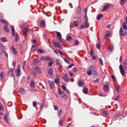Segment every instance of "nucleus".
<instances>
[{"mask_svg": "<svg viewBox=\"0 0 127 127\" xmlns=\"http://www.w3.org/2000/svg\"><path fill=\"white\" fill-rule=\"evenodd\" d=\"M61 96L62 97L65 99H67V95H66L64 94V93L61 95Z\"/></svg>", "mask_w": 127, "mask_h": 127, "instance_id": "27", "label": "nucleus"}, {"mask_svg": "<svg viewBox=\"0 0 127 127\" xmlns=\"http://www.w3.org/2000/svg\"><path fill=\"white\" fill-rule=\"evenodd\" d=\"M83 93L85 94H87L88 93V89L87 88H84L83 90Z\"/></svg>", "mask_w": 127, "mask_h": 127, "instance_id": "23", "label": "nucleus"}, {"mask_svg": "<svg viewBox=\"0 0 127 127\" xmlns=\"http://www.w3.org/2000/svg\"><path fill=\"white\" fill-rule=\"evenodd\" d=\"M7 114H6V115L5 116L4 118V120L5 121V122H6V123H8V119H7Z\"/></svg>", "mask_w": 127, "mask_h": 127, "instance_id": "37", "label": "nucleus"}, {"mask_svg": "<svg viewBox=\"0 0 127 127\" xmlns=\"http://www.w3.org/2000/svg\"><path fill=\"white\" fill-rule=\"evenodd\" d=\"M30 87V88H34L35 87V83L34 81L31 80L29 84Z\"/></svg>", "mask_w": 127, "mask_h": 127, "instance_id": "8", "label": "nucleus"}, {"mask_svg": "<svg viewBox=\"0 0 127 127\" xmlns=\"http://www.w3.org/2000/svg\"><path fill=\"white\" fill-rule=\"evenodd\" d=\"M53 61H50L48 63V66H51L53 64Z\"/></svg>", "mask_w": 127, "mask_h": 127, "instance_id": "46", "label": "nucleus"}, {"mask_svg": "<svg viewBox=\"0 0 127 127\" xmlns=\"http://www.w3.org/2000/svg\"><path fill=\"white\" fill-rule=\"evenodd\" d=\"M94 51L92 50H91L90 51V54L91 56H93L92 55L94 54Z\"/></svg>", "mask_w": 127, "mask_h": 127, "instance_id": "54", "label": "nucleus"}, {"mask_svg": "<svg viewBox=\"0 0 127 127\" xmlns=\"http://www.w3.org/2000/svg\"><path fill=\"white\" fill-rule=\"evenodd\" d=\"M16 72L17 73V76H19L21 75V69L20 68H19L17 69V70L16 71Z\"/></svg>", "mask_w": 127, "mask_h": 127, "instance_id": "18", "label": "nucleus"}, {"mask_svg": "<svg viewBox=\"0 0 127 127\" xmlns=\"http://www.w3.org/2000/svg\"><path fill=\"white\" fill-rule=\"evenodd\" d=\"M59 79L58 78H57L55 79L54 81L56 84H58L59 83Z\"/></svg>", "mask_w": 127, "mask_h": 127, "instance_id": "36", "label": "nucleus"}, {"mask_svg": "<svg viewBox=\"0 0 127 127\" xmlns=\"http://www.w3.org/2000/svg\"><path fill=\"white\" fill-rule=\"evenodd\" d=\"M61 87L64 91H65L66 89V87L64 85L62 86Z\"/></svg>", "mask_w": 127, "mask_h": 127, "instance_id": "48", "label": "nucleus"}, {"mask_svg": "<svg viewBox=\"0 0 127 127\" xmlns=\"http://www.w3.org/2000/svg\"><path fill=\"white\" fill-rule=\"evenodd\" d=\"M62 77L63 79L65 82L67 83L68 82L69 80L68 77V76L66 74H63Z\"/></svg>", "mask_w": 127, "mask_h": 127, "instance_id": "4", "label": "nucleus"}, {"mask_svg": "<svg viewBox=\"0 0 127 127\" xmlns=\"http://www.w3.org/2000/svg\"><path fill=\"white\" fill-rule=\"evenodd\" d=\"M49 83L50 87L53 88L54 87V83L53 81L49 82Z\"/></svg>", "mask_w": 127, "mask_h": 127, "instance_id": "29", "label": "nucleus"}, {"mask_svg": "<svg viewBox=\"0 0 127 127\" xmlns=\"http://www.w3.org/2000/svg\"><path fill=\"white\" fill-rule=\"evenodd\" d=\"M122 25L123 27V29H124L125 30H126L127 29V27L126 26V23H124Z\"/></svg>", "mask_w": 127, "mask_h": 127, "instance_id": "30", "label": "nucleus"}, {"mask_svg": "<svg viewBox=\"0 0 127 127\" xmlns=\"http://www.w3.org/2000/svg\"><path fill=\"white\" fill-rule=\"evenodd\" d=\"M25 92V91L24 89L23 88H21L20 89V93H21L22 94H24Z\"/></svg>", "mask_w": 127, "mask_h": 127, "instance_id": "39", "label": "nucleus"}, {"mask_svg": "<svg viewBox=\"0 0 127 127\" xmlns=\"http://www.w3.org/2000/svg\"><path fill=\"white\" fill-rule=\"evenodd\" d=\"M53 43L56 47L59 48L61 47V46L60 45L59 43L55 42H53Z\"/></svg>", "mask_w": 127, "mask_h": 127, "instance_id": "16", "label": "nucleus"}, {"mask_svg": "<svg viewBox=\"0 0 127 127\" xmlns=\"http://www.w3.org/2000/svg\"><path fill=\"white\" fill-rule=\"evenodd\" d=\"M41 60L49 61L51 60L50 57L48 56H42L40 58Z\"/></svg>", "mask_w": 127, "mask_h": 127, "instance_id": "6", "label": "nucleus"}, {"mask_svg": "<svg viewBox=\"0 0 127 127\" xmlns=\"http://www.w3.org/2000/svg\"><path fill=\"white\" fill-rule=\"evenodd\" d=\"M99 63L101 65H103V62L102 60L101 59V58H100L99 59Z\"/></svg>", "mask_w": 127, "mask_h": 127, "instance_id": "43", "label": "nucleus"}, {"mask_svg": "<svg viewBox=\"0 0 127 127\" xmlns=\"http://www.w3.org/2000/svg\"><path fill=\"white\" fill-rule=\"evenodd\" d=\"M89 68L92 70L93 71V74L95 76L97 77L100 75V74L97 72L96 69L94 65H91L89 67Z\"/></svg>", "mask_w": 127, "mask_h": 127, "instance_id": "1", "label": "nucleus"}, {"mask_svg": "<svg viewBox=\"0 0 127 127\" xmlns=\"http://www.w3.org/2000/svg\"><path fill=\"white\" fill-rule=\"evenodd\" d=\"M110 33H108L106 34L105 35V39H106L108 38L109 37V36L110 35Z\"/></svg>", "mask_w": 127, "mask_h": 127, "instance_id": "45", "label": "nucleus"}, {"mask_svg": "<svg viewBox=\"0 0 127 127\" xmlns=\"http://www.w3.org/2000/svg\"><path fill=\"white\" fill-rule=\"evenodd\" d=\"M11 28L12 35L13 36H15V31L14 29L12 27H11Z\"/></svg>", "mask_w": 127, "mask_h": 127, "instance_id": "34", "label": "nucleus"}, {"mask_svg": "<svg viewBox=\"0 0 127 127\" xmlns=\"http://www.w3.org/2000/svg\"><path fill=\"white\" fill-rule=\"evenodd\" d=\"M4 30L7 32H9V29L7 26L6 25H4Z\"/></svg>", "mask_w": 127, "mask_h": 127, "instance_id": "24", "label": "nucleus"}, {"mask_svg": "<svg viewBox=\"0 0 127 127\" xmlns=\"http://www.w3.org/2000/svg\"><path fill=\"white\" fill-rule=\"evenodd\" d=\"M126 1V0H121L120 3L121 5L123 4Z\"/></svg>", "mask_w": 127, "mask_h": 127, "instance_id": "31", "label": "nucleus"}, {"mask_svg": "<svg viewBox=\"0 0 127 127\" xmlns=\"http://www.w3.org/2000/svg\"><path fill=\"white\" fill-rule=\"evenodd\" d=\"M103 114L105 115H107L108 113L107 112L105 111H104L103 112Z\"/></svg>", "mask_w": 127, "mask_h": 127, "instance_id": "59", "label": "nucleus"}, {"mask_svg": "<svg viewBox=\"0 0 127 127\" xmlns=\"http://www.w3.org/2000/svg\"><path fill=\"white\" fill-rule=\"evenodd\" d=\"M97 48L98 49H100V48L101 46L99 42H98V43L96 45Z\"/></svg>", "mask_w": 127, "mask_h": 127, "instance_id": "40", "label": "nucleus"}, {"mask_svg": "<svg viewBox=\"0 0 127 127\" xmlns=\"http://www.w3.org/2000/svg\"><path fill=\"white\" fill-rule=\"evenodd\" d=\"M109 5H106L105 6H104L102 9L103 11H104L106 10H107L109 8Z\"/></svg>", "mask_w": 127, "mask_h": 127, "instance_id": "17", "label": "nucleus"}, {"mask_svg": "<svg viewBox=\"0 0 127 127\" xmlns=\"http://www.w3.org/2000/svg\"><path fill=\"white\" fill-rule=\"evenodd\" d=\"M103 15L102 14H99L96 17V19L98 20L100 19L102 17Z\"/></svg>", "mask_w": 127, "mask_h": 127, "instance_id": "22", "label": "nucleus"}, {"mask_svg": "<svg viewBox=\"0 0 127 127\" xmlns=\"http://www.w3.org/2000/svg\"><path fill=\"white\" fill-rule=\"evenodd\" d=\"M79 43V41L77 40H75L74 42V44L76 45H78Z\"/></svg>", "mask_w": 127, "mask_h": 127, "instance_id": "52", "label": "nucleus"}, {"mask_svg": "<svg viewBox=\"0 0 127 127\" xmlns=\"http://www.w3.org/2000/svg\"><path fill=\"white\" fill-rule=\"evenodd\" d=\"M37 48V46L36 44H35L34 45H33L32 48L31 50L33 51H35L36 50Z\"/></svg>", "mask_w": 127, "mask_h": 127, "instance_id": "14", "label": "nucleus"}, {"mask_svg": "<svg viewBox=\"0 0 127 127\" xmlns=\"http://www.w3.org/2000/svg\"><path fill=\"white\" fill-rule=\"evenodd\" d=\"M120 98V97L119 96H118L116 98H115L114 100L116 101L118 100Z\"/></svg>", "mask_w": 127, "mask_h": 127, "instance_id": "53", "label": "nucleus"}, {"mask_svg": "<svg viewBox=\"0 0 127 127\" xmlns=\"http://www.w3.org/2000/svg\"><path fill=\"white\" fill-rule=\"evenodd\" d=\"M62 110H60V111L59 112L58 115H61L62 114Z\"/></svg>", "mask_w": 127, "mask_h": 127, "instance_id": "58", "label": "nucleus"}, {"mask_svg": "<svg viewBox=\"0 0 127 127\" xmlns=\"http://www.w3.org/2000/svg\"><path fill=\"white\" fill-rule=\"evenodd\" d=\"M53 107L54 108V109L55 110H58V108L57 106L55 105H54Z\"/></svg>", "mask_w": 127, "mask_h": 127, "instance_id": "57", "label": "nucleus"}, {"mask_svg": "<svg viewBox=\"0 0 127 127\" xmlns=\"http://www.w3.org/2000/svg\"><path fill=\"white\" fill-rule=\"evenodd\" d=\"M99 82V78L96 79L95 80H94L93 81V82L94 83H97Z\"/></svg>", "mask_w": 127, "mask_h": 127, "instance_id": "47", "label": "nucleus"}, {"mask_svg": "<svg viewBox=\"0 0 127 127\" xmlns=\"http://www.w3.org/2000/svg\"><path fill=\"white\" fill-rule=\"evenodd\" d=\"M64 121V119H61L58 122L59 125L60 126H62L63 125V123Z\"/></svg>", "mask_w": 127, "mask_h": 127, "instance_id": "21", "label": "nucleus"}, {"mask_svg": "<svg viewBox=\"0 0 127 127\" xmlns=\"http://www.w3.org/2000/svg\"><path fill=\"white\" fill-rule=\"evenodd\" d=\"M89 69L87 71V74L88 75H90L92 73L93 70L92 69H91L89 68Z\"/></svg>", "mask_w": 127, "mask_h": 127, "instance_id": "15", "label": "nucleus"}, {"mask_svg": "<svg viewBox=\"0 0 127 127\" xmlns=\"http://www.w3.org/2000/svg\"><path fill=\"white\" fill-rule=\"evenodd\" d=\"M78 85L80 86H82L84 85V83L81 80H80L78 81Z\"/></svg>", "mask_w": 127, "mask_h": 127, "instance_id": "25", "label": "nucleus"}, {"mask_svg": "<svg viewBox=\"0 0 127 127\" xmlns=\"http://www.w3.org/2000/svg\"><path fill=\"white\" fill-rule=\"evenodd\" d=\"M56 64L58 65H60V64H61V62L58 59L56 60Z\"/></svg>", "mask_w": 127, "mask_h": 127, "instance_id": "42", "label": "nucleus"}, {"mask_svg": "<svg viewBox=\"0 0 127 127\" xmlns=\"http://www.w3.org/2000/svg\"><path fill=\"white\" fill-rule=\"evenodd\" d=\"M28 29L27 28H25L24 29L23 35L25 37H26L27 35V31Z\"/></svg>", "mask_w": 127, "mask_h": 127, "instance_id": "12", "label": "nucleus"}, {"mask_svg": "<svg viewBox=\"0 0 127 127\" xmlns=\"http://www.w3.org/2000/svg\"><path fill=\"white\" fill-rule=\"evenodd\" d=\"M45 21L44 20H42L41 22L40 26L43 27H44L45 26Z\"/></svg>", "mask_w": 127, "mask_h": 127, "instance_id": "19", "label": "nucleus"}, {"mask_svg": "<svg viewBox=\"0 0 127 127\" xmlns=\"http://www.w3.org/2000/svg\"><path fill=\"white\" fill-rule=\"evenodd\" d=\"M122 64L125 69H127V61L125 60L122 63Z\"/></svg>", "mask_w": 127, "mask_h": 127, "instance_id": "13", "label": "nucleus"}, {"mask_svg": "<svg viewBox=\"0 0 127 127\" xmlns=\"http://www.w3.org/2000/svg\"><path fill=\"white\" fill-rule=\"evenodd\" d=\"M73 65V64H71L70 65H68V67L69 68H70Z\"/></svg>", "mask_w": 127, "mask_h": 127, "instance_id": "63", "label": "nucleus"}, {"mask_svg": "<svg viewBox=\"0 0 127 127\" xmlns=\"http://www.w3.org/2000/svg\"><path fill=\"white\" fill-rule=\"evenodd\" d=\"M81 8L79 7H78L77 8V12H79V14H80L81 13Z\"/></svg>", "mask_w": 127, "mask_h": 127, "instance_id": "38", "label": "nucleus"}, {"mask_svg": "<svg viewBox=\"0 0 127 127\" xmlns=\"http://www.w3.org/2000/svg\"><path fill=\"white\" fill-rule=\"evenodd\" d=\"M73 71L74 72H76V68L75 67H74L73 69Z\"/></svg>", "mask_w": 127, "mask_h": 127, "instance_id": "61", "label": "nucleus"}, {"mask_svg": "<svg viewBox=\"0 0 127 127\" xmlns=\"http://www.w3.org/2000/svg\"><path fill=\"white\" fill-rule=\"evenodd\" d=\"M16 35L15 36V41L16 42H17L19 39V37L18 34L17 33H16Z\"/></svg>", "mask_w": 127, "mask_h": 127, "instance_id": "28", "label": "nucleus"}, {"mask_svg": "<svg viewBox=\"0 0 127 127\" xmlns=\"http://www.w3.org/2000/svg\"><path fill=\"white\" fill-rule=\"evenodd\" d=\"M11 49L12 53L13 54L15 55L17 54V51L16 50L15 48L13 46H11Z\"/></svg>", "mask_w": 127, "mask_h": 127, "instance_id": "11", "label": "nucleus"}, {"mask_svg": "<svg viewBox=\"0 0 127 127\" xmlns=\"http://www.w3.org/2000/svg\"><path fill=\"white\" fill-rule=\"evenodd\" d=\"M112 78L114 80V82H115L116 80L115 79V77L113 75H112L111 76Z\"/></svg>", "mask_w": 127, "mask_h": 127, "instance_id": "56", "label": "nucleus"}, {"mask_svg": "<svg viewBox=\"0 0 127 127\" xmlns=\"http://www.w3.org/2000/svg\"><path fill=\"white\" fill-rule=\"evenodd\" d=\"M103 89L104 91L105 92L107 91H109V86L105 84L104 86Z\"/></svg>", "mask_w": 127, "mask_h": 127, "instance_id": "9", "label": "nucleus"}, {"mask_svg": "<svg viewBox=\"0 0 127 127\" xmlns=\"http://www.w3.org/2000/svg\"><path fill=\"white\" fill-rule=\"evenodd\" d=\"M53 71L52 69H49L48 71V73L50 75H52L53 74Z\"/></svg>", "mask_w": 127, "mask_h": 127, "instance_id": "20", "label": "nucleus"}, {"mask_svg": "<svg viewBox=\"0 0 127 127\" xmlns=\"http://www.w3.org/2000/svg\"><path fill=\"white\" fill-rule=\"evenodd\" d=\"M78 26V25L75 21H74L73 23H71L70 24V27L72 28L73 27H77Z\"/></svg>", "mask_w": 127, "mask_h": 127, "instance_id": "10", "label": "nucleus"}, {"mask_svg": "<svg viewBox=\"0 0 127 127\" xmlns=\"http://www.w3.org/2000/svg\"><path fill=\"white\" fill-rule=\"evenodd\" d=\"M32 64L38 66L40 65V62L38 60H35L34 61Z\"/></svg>", "mask_w": 127, "mask_h": 127, "instance_id": "7", "label": "nucleus"}, {"mask_svg": "<svg viewBox=\"0 0 127 127\" xmlns=\"http://www.w3.org/2000/svg\"><path fill=\"white\" fill-rule=\"evenodd\" d=\"M72 39V37L69 36H68L67 37V39L69 41H70Z\"/></svg>", "mask_w": 127, "mask_h": 127, "instance_id": "44", "label": "nucleus"}, {"mask_svg": "<svg viewBox=\"0 0 127 127\" xmlns=\"http://www.w3.org/2000/svg\"><path fill=\"white\" fill-rule=\"evenodd\" d=\"M86 27V25L85 24L84 25L83 24H82L81 26L80 29H81L82 28L84 29Z\"/></svg>", "mask_w": 127, "mask_h": 127, "instance_id": "32", "label": "nucleus"}, {"mask_svg": "<svg viewBox=\"0 0 127 127\" xmlns=\"http://www.w3.org/2000/svg\"><path fill=\"white\" fill-rule=\"evenodd\" d=\"M37 51L38 52L40 53H44V51L41 49H38L37 50Z\"/></svg>", "mask_w": 127, "mask_h": 127, "instance_id": "41", "label": "nucleus"}, {"mask_svg": "<svg viewBox=\"0 0 127 127\" xmlns=\"http://www.w3.org/2000/svg\"><path fill=\"white\" fill-rule=\"evenodd\" d=\"M33 73L34 74V76L35 77V75L40 72V69L38 67H36V68L33 70Z\"/></svg>", "mask_w": 127, "mask_h": 127, "instance_id": "3", "label": "nucleus"}, {"mask_svg": "<svg viewBox=\"0 0 127 127\" xmlns=\"http://www.w3.org/2000/svg\"><path fill=\"white\" fill-rule=\"evenodd\" d=\"M92 56L93 57L92 59L93 60H95L96 59V57L94 55H93Z\"/></svg>", "mask_w": 127, "mask_h": 127, "instance_id": "62", "label": "nucleus"}, {"mask_svg": "<svg viewBox=\"0 0 127 127\" xmlns=\"http://www.w3.org/2000/svg\"><path fill=\"white\" fill-rule=\"evenodd\" d=\"M113 46L112 45H110L109 48L110 51H112L113 50Z\"/></svg>", "mask_w": 127, "mask_h": 127, "instance_id": "50", "label": "nucleus"}, {"mask_svg": "<svg viewBox=\"0 0 127 127\" xmlns=\"http://www.w3.org/2000/svg\"><path fill=\"white\" fill-rule=\"evenodd\" d=\"M77 18V22L79 24H81L82 23L81 18L80 17H78Z\"/></svg>", "mask_w": 127, "mask_h": 127, "instance_id": "35", "label": "nucleus"}, {"mask_svg": "<svg viewBox=\"0 0 127 127\" xmlns=\"http://www.w3.org/2000/svg\"><path fill=\"white\" fill-rule=\"evenodd\" d=\"M120 88V86L119 85L117 86L115 88V89L116 91H118L119 89Z\"/></svg>", "mask_w": 127, "mask_h": 127, "instance_id": "51", "label": "nucleus"}, {"mask_svg": "<svg viewBox=\"0 0 127 127\" xmlns=\"http://www.w3.org/2000/svg\"><path fill=\"white\" fill-rule=\"evenodd\" d=\"M36 104V101H33V105L34 107H35Z\"/></svg>", "mask_w": 127, "mask_h": 127, "instance_id": "55", "label": "nucleus"}, {"mask_svg": "<svg viewBox=\"0 0 127 127\" xmlns=\"http://www.w3.org/2000/svg\"><path fill=\"white\" fill-rule=\"evenodd\" d=\"M56 32L57 34V37L59 38L62 37L61 35L60 32L57 31H56Z\"/></svg>", "mask_w": 127, "mask_h": 127, "instance_id": "33", "label": "nucleus"}, {"mask_svg": "<svg viewBox=\"0 0 127 127\" xmlns=\"http://www.w3.org/2000/svg\"><path fill=\"white\" fill-rule=\"evenodd\" d=\"M119 68L121 74L123 76H124L126 72L121 64L120 65Z\"/></svg>", "mask_w": 127, "mask_h": 127, "instance_id": "5", "label": "nucleus"}, {"mask_svg": "<svg viewBox=\"0 0 127 127\" xmlns=\"http://www.w3.org/2000/svg\"><path fill=\"white\" fill-rule=\"evenodd\" d=\"M1 21L2 23L4 24H8V23L7 21L6 20L4 19L1 20Z\"/></svg>", "mask_w": 127, "mask_h": 127, "instance_id": "26", "label": "nucleus"}, {"mask_svg": "<svg viewBox=\"0 0 127 127\" xmlns=\"http://www.w3.org/2000/svg\"><path fill=\"white\" fill-rule=\"evenodd\" d=\"M120 35L122 36H123L126 35L127 34V32L125 30H124L122 28H120L119 31Z\"/></svg>", "mask_w": 127, "mask_h": 127, "instance_id": "2", "label": "nucleus"}, {"mask_svg": "<svg viewBox=\"0 0 127 127\" xmlns=\"http://www.w3.org/2000/svg\"><path fill=\"white\" fill-rule=\"evenodd\" d=\"M60 95H62L63 93H64L63 92L61 91H60V92L59 93Z\"/></svg>", "mask_w": 127, "mask_h": 127, "instance_id": "64", "label": "nucleus"}, {"mask_svg": "<svg viewBox=\"0 0 127 127\" xmlns=\"http://www.w3.org/2000/svg\"><path fill=\"white\" fill-rule=\"evenodd\" d=\"M1 41L3 42H5L7 41V40L6 38L4 37H3L2 38H1Z\"/></svg>", "mask_w": 127, "mask_h": 127, "instance_id": "49", "label": "nucleus"}, {"mask_svg": "<svg viewBox=\"0 0 127 127\" xmlns=\"http://www.w3.org/2000/svg\"><path fill=\"white\" fill-rule=\"evenodd\" d=\"M64 61L65 62H66L67 63H68V64H69L70 63L69 62H68V60L66 59H64Z\"/></svg>", "mask_w": 127, "mask_h": 127, "instance_id": "60", "label": "nucleus"}]
</instances>
